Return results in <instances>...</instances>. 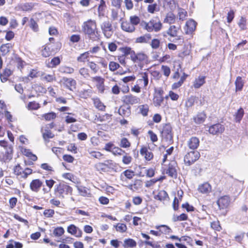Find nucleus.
<instances>
[{"label": "nucleus", "instance_id": "69168bd1", "mask_svg": "<svg viewBox=\"0 0 248 248\" xmlns=\"http://www.w3.org/2000/svg\"><path fill=\"white\" fill-rule=\"evenodd\" d=\"M151 40V41L150 45L153 49H157L160 47L161 43L159 39L153 38Z\"/></svg>", "mask_w": 248, "mask_h": 248}, {"label": "nucleus", "instance_id": "393cba45", "mask_svg": "<svg viewBox=\"0 0 248 248\" xmlns=\"http://www.w3.org/2000/svg\"><path fill=\"white\" fill-rule=\"evenodd\" d=\"M144 2L149 3L147 7V11L151 14H154L159 10V7L155 0H144Z\"/></svg>", "mask_w": 248, "mask_h": 248}, {"label": "nucleus", "instance_id": "1a4fd4ad", "mask_svg": "<svg viewBox=\"0 0 248 248\" xmlns=\"http://www.w3.org/2000/svg\"><path fill=\"white\" fill-rule=\"evenodd\" d=\"M200 154L198 151H192L187 152L184 156V161L186 166H191L200 157Z\"/></svg>", "mask_w": 248, "mask_h": 248}, {"label": "nucleus", "instance_id": "f8f14e48", "mask_svg": "<svg viewBox=\"0 0 248 248\" xmlns=\"http://www.w3.org/2000/svg\"><path fill=\"white\" fill-rule=\"evenodd\" d=\"M100 27L104 36L107 39L111 38L113 33L111 23L108 20L104 21Z\"/></svg>", "mask_w": 248, "mask_h": 248}, {"label": "nucleus", "instance_id": "0e129e2a", "mask_svg": "<svg viewBox=\"0 0 248 248\" xmlns=\"http://www.w3.org/2000/svg\"><path fill=\"white\" fill-rule=\"evenodd\" d=\"M123 155H124L122 157L123 163L126 165L130 164L133 160L132 156L126 152H125Z\"/></svg>", "mask_w": 248, "mask_h": 248}, {"label": "nucleus", "instance_id": "680f3d73", "mask_svg": "<svg viewBox=\"0 0 248 248\" xmlns=\"http://www.w3.org/2000/svg\"><path fill=\"white\" fill-rule=\"evenodd\" d=\"M39 75V71H38L37 69H31L27 77H25L24 80L27 81L29 79V78H31L33 79L37 78Z\"/></svg>", "mask_w": 248, "mask_h": 248}, {"label": "nucleus", "instance_id": "5701e85b", "mask_svg": "<svg viewBox=\"0 0 248 248\" xmlns=\"http://www.w3.org/2000/svg\"><path fill=\"white\" fill-rule=\"evenodd\" d=\"M225 130L224 126L219 123H217L211 125L208 129V132L212 135H218L222 133Z\"/></svg>", "mask_w": 248, "mask_h": 248}, {"label": "nucleus", "instance_id": "8fccbe9b", "mask_svg": "<svg viewBox=\"0 0 248 248\" xmlns=\"http://www.w3.org/2000/svg\"><path fill=\"white\" fill-rule=\"evenodd\" d=\"M12 47V45L10 43L2 44L0 47V56H4L7 54Z\"/></svg>", "mask_w": 248, "mask_h": 248}, {"label": "nucleus", "instance_id": "a19ab883", "mask_svg": "<svg viewBox=\"0 0 248 248\" xmlns=\"http://www.w3.org/2000/svg\"><path fill=\"white\" fill-rule=\"evenodd\" d=\"M93 93V91L91 89H83L79 92L78 96L81 98L86 99L91 97Z\"/></svg>", "mask_w": 248, "mask_h": 248}, {"label": "nucleus", "instance_id": "052dcab7", "mask_svg": "<svg viewBox=\"0 0 248 248\" xmlns=\"http://www.w3.org/2000/svg\"><path fill=\"white\" fill-rule=\"evenodd\" d=\"M120 146L122 148H129L131 146V143L126 138H122L120 140Z\"/></svg>", "mask_w": 248, "mask_h": 248}, {"label": "nucleus", "instance_id": "13d9d810", "mask_svg": "<svg viewBox=\"0 0 248 248\" xmlns=\"http://www.w3.org/2000/svg\"><path fill=\"white\" fill-rule=\"evenodd\" d=\"M244 82L242 77L238 76L236 78L235 81V91H240L242 90Z\"/></svg>", "mask_w": 248, "mask_h": 248}, {"label": "nucleus", "instance_id": "20e7f679", "mask_svg": "<svg viewBox=\"0 0 248 248\" xmlns=\"http://www.w3.org/2000/svg\"><path fill=\"white\" fill-rule=\"evenodd\" d=\"M144 30L148 32H158L162 28L163 25L158 17L151 18L149 22L142 20L141 23Z\"/></svg>", "mask_w": 248, "mask_h": 248}, {"label": "nucleus", "instance_id": "4d7b16f0", "mask_svg": "<svg viewBox=\"0 0 248 248\" xmlns=\"http://www.w3.org/2000/svg\"><path fill=\"white\" fill-rule=\"evenodd\" d=\"M59 70L61 73L64 74H72L75 71L73 67L66 65L61 66Z\"/></svg>", "mask_w": 248, "mask_h": 248}, {"label": "nucleus", "instance_id": "72a5a7b5", "mask_svg": "<svg viewBox=\"0 0 248 248\" xmlns=\"http://www.w3.org/2000/svg\"><path fill=\"white\" fill-rule=\"evenodd\" d=\"M137 109L139 110V114L141 115L143 117H147L150 111V108L147 104H144L139 105Z\"/></svg>", "mask_w": 248, "mask_h": 248}, {"label": "nucleus", "instance_id": "a211bd4d", "mask_svg": "<svg viewBox=\"0 0 248 248\" xmlns=\"http://www.w3.org/2000/svg\"><path fill=\"white\" fill-rule=\"evenodd\" d=\"M231 199L230 196L228 195L220 197L217 202V203L220 210L227 209L229 207Z\"/></svg>", "mask_w": 248, "mask_h": 248}, {"label": "nucleus", "instance_id": "6ab92c4d", "mask_svg": "<svg viewBox=\"0 0 248 248\" xmlns=\"http://www.w3.org/2000/svg\"><path fill=\"white\" fill-rule=\"evenodd\" d=\"M105 172H117L118 171L119 164L111 159L105 160Z\"/></svg>", "mask_w": 248, "mask_h": 248}, {"label": "nucleus", "instance_id": "dca6fc26", "mask_svg": "<svg viewBox=\"0 0 248 248\" xmlns=\"http://www.w3.org/2000/svg\"><path fill=\"white\" fill-rule=\"evenodd\" d=\"M164 91L159 89L155 91L153 99L154 105L155 107H159L163 103L164 97H163Z\"/></svg>", "mask_w": 248, "mask_h": 248}, {"label": "nucleus", "instance_id": "c85d7f7f", "mask_svg": "<svg viewBox=\"0 0 248 248\" xmlns=\"http://www.w3.org/2000/svg\"><path fill=\"white\" fill-rule=\"evenodd\" d=\"M198 190L201 193L208 195L212 191V186L208 182H204L198 186Z\"/></svg>", "mask_w": 248, "mask_h": 248}, {"label": "nucleus", "instance_id": "09e8293b", "mask_svg": "<svg viewBox=\"0 0 248 248\" xmlns=\"http://www.w3.org/2000/svg\"><path fill=\"white\" fill-rule=\"evenodd\" d=\"M12 71L11 70V69L7 68H5L3 72L0 75L1 81L2 82H6L8 80V78L12 75Z\"/></svg>", "mask_w": 248, "mask_h": 248}, {"label": "nucleus", "instance_id": "58836bf2", "mask_svg": "<svg viewBox=\"0 0 248 248\" xmlns=\"http://www.w3.org/2000/svg\"><path fill=\"white\" fill-rule=\"evenodd\" d=\"M61 59L59 56L54 57L46 64V66L50 68H55L61 63Z\"/></svg>", "mask_w": 248, "mask_h": 248}, {"label": "nucleus", "instance_id": "c9c22d12", "mask_svg": "<svg viewBox=\"0 0 248 248\" xmlns=\"http://www.w3.org/2000/svg\"><path fill=\"white\" fill-rule=\"evenodd\" d=\"M206 114L204 111L198 112L197 114L193 117V120L197 124L203 123L206 119Z\"/></svg>", "mask_w": 248, "mask_h": 248}, {"label": "nucleus", "instance_id": "3c124183", "mask_svg": "<svg viewBox=\"0 0 248 248\" xmlns=\"http://www.w3.org/2000/svg\"><path fill=\"white\" fill-rule=\"evenodd\" d=\"M78 190L79 194L82 196L90 197L92 195L90 190L85 186H78Z\"/></svg>", "mask_w": 248, "mask_h": 248}, {"label": "nucleus", "instance_id": "ea45409f", "mask_svg": "<svg viewBox=\"0 0 248 248\" xmlns=\"http://www.w3.org/2000/svg\"><path fill=\"white\" fill-rule=\"evenodd\" d=\"M155 227L157 230H159V232L160 233V235L163 234H169L172 232V230L171 228L168 226L165 225L156 226Z\"/></svg>", "mask_w": 248, "mask_h": 248}, {"label": "nucleus", "instance_id": "de8ad7c7", "mask_svg": "<svg viewBox=\"0 0 248 248\" xmlns=\"http://www.w3.org/2000/svg\"><path fill=\"white\" fill-rule=\"evenodd\" d=\"M87 151L90 155L89 157L91 158L101 159L104 156V155L99 151H93L91 149H88Z\"/></svg>", "mask_w": 248, "mask_h": 248}, {"label": "nucleus", "instance_id": "a878e982", "mask_svg": "<svg viewBox=\"0 0 248 248\" xmlns=\"http://www.w3.org/2000/svg\"><path fill=\"white\" fill-rule=\"evenodd\" d=\"M136 83L146 88L149 83L148 74L145 72L140 73V78L137 79Z\"/></svg>", "mask_w": 248, "mask_h": 248}, {"label": "nucleus", "instance_id": "39448f33", "mask_svg": "<svg viewBox=\"0 0 248 248\" xmlns=\"http://www.w3.org/2000/svg\"><path fill=\"white\" fill-rule=\"evenodd\" d=\"M162 140L170 145L173 142L172 128L170 123L163 124L160 131Z\"/></svg>", "mask_w": 248, "mask_h": 248}, {"label": "nucleus", "instance_id": "4be33fe9", "mask_svg": "<svg viewBox=\"0 0 248 248\" xmlns=\"http://www.w3.org/2000/svg\"><path fill=\"white\" fill-rule=\"evenodd\" d=\"M135 175V172L134 170L131 169H126L121 173L120 179L122 182H127L132 180Z\"/></svg>", "mask_w": 248, "mask_h": 248}, {"label": "nucleus", "instance_id": "7c9ffc66", "mask_svg": "<svg viewBox=\"0 0 248 248\" xmlns=\"http://www.w3.org/2000/svg\"><path fill=\"white\" fill-rule=\"evenodd\" d=\"M152 35L150 33H145L135 39V42L137 44H148L151 40Z\"/></svg>", "mask_w": 248, "mask_h": 248}, {"label": "nucleus", "instance_id": "338daca9", "mask_svg": "<svg viewBox=\"0 0 248 248\" xmlns=\"http://www.w3.org/2000/svg\"><path fill=\"white\" fill-rule=\"evenodd\" d=\"M211 228L216 232H220L222 230L220 222L219 220H215L211 222Z\"/></svg>", "mask_w": 248, "mask_h": 248}, {"label": "nucleus", "instance_id": "2f4dec72", "mask_svg": "<svg viewBox=\"0 0 248 248\" xmlns=\"http://www.w3.org/2000/svg\"><path fill=\"white\" fill-rule=\"evenodd\" d=\"M67 232L77 237H81L82 232L74 224H71L67 227Z\"/></svg>", "mask_w": 248, "mask_h": 248}, {"label": "nucleus", "instance_id": "f03ea898", "mask_svg": "<svg viewBox=\"0 0 248 248\" xmlns=\"http://www.w3.org/2000/svg\"><path fill=\"white\" fill-rule=\"evenodd\" d=\"M82 30L91 40L94 41L100 39V31L95 20L90 19L84 22L82 25Z\"/></svg>", "mask_w": 248, "mask_h": 248}, {"label": "nucleus", "instance_id": "e433bc0d", "mask_svg": "<svg viewBox=\"0 0 248 248\" xmlns=\"http://www.w3.org/2000/svg\"><path fill=\"white\" fill-rule=\"evenodd\" d=\"M92 101L96 108L100 111H105L106 107L99 98H93Z\"/></svg>", "mask_w": 248, "mask_h": 248}, {"label": "nucleus", "instance_id": "4c0bfd02", "mask_svg": "<svg viewBox=\"0 0 248 248\" xmlns=\"http://www.w3.org/2000/svg\"><path fill=\"white\" fill-rule=\"evenodd\" d=\"M175 15L172 12H169L166 14L163 22L171 25L175 23Z\"/></svg>", "mask_w": 248, "mask_h": 248}, {"label": "nucleus", "instance_id": "864d4df0", "mask_svg": "<svg viewBox=\"0 0 248 248\" xmlns=\"http://www.w3.org/2000/svg\"><path fill=\"white\" fill-rule=\"evenodd\" d=\"M90 58V54L89 52L86 51L83 53L80 54L77 59L78 62L85 63L86 62H90L89 59Z\"/></svg>", "mask_w": 248, "mask_h": 248}, {"label": "nucleus", "instance_id": "79ce46f5", "mask_svg": "<svg viewBox=\"0 0 248 248\" xmlns=\"http://www.w3.org/2000/svg\"><path fill=\"white\" fill-rule=\"evenodd\" d=\"M118 113L120 115L123 117L129 116L131 113L130 106L127 107L121 106L118 109Z\"/></svg>", "mask_w": 248, "mask_h": 248}, {"label": "nucleus", "instance_id": "c03bdc74", "mask_svg": "<svg viewBox=\"0 0 248 248\" xmlns=\"http://www.w3.org/2000/svg\"><path fill=\"white\" fill-rule=\"evenodd\" d=\"M142 236L145 238L146 240L144 241V243L147 246H149L153 248H159L160 246L158 245L156 243L149 241V239H150V236L145 233H141Z\"/></svg>", "mask_w": 248, "mask_h": 248}, {"label": "nucleus", "instance_id": "6e6d98bb", "mask_svg": "<svg viewBox=\"0 0 248 248\" xmlns=\"http://www.w3.org/2000/svg\"><path fill=\"white\" fill-rule=\"evenodd\" d=\"M137 242L132 238L125 239L124 241L123 247L124 248H132L136 247Z\"/></svg>", "mask_w": 248, "mask_h": 248}, {"label": "nucleus", "instance_id": "412c9836", "mask_svg": "<svg viewBox=\"0 0 248 248\" xmlns=\"http://www.w3.org/2000/svg\"><path fill=\"white\" fill-rule=\"evenodd\" d=\"M43 47L41 54L45 58L48 57L56 53V51L53 48V46L50 43L46 44Z\"/></svg>", "mask_w": 248, "mask_h": 248}, {"label": "nucleus", "instance_id": "c756f323", "mask_svg": "<svg viewBox=\"0 0 248 248\" xmlns=\"http://www.w3.org/2000/svg\"><path fill=\"white\" fill-rule=\"evenodd\" d=\"M187 145L191 150L197 149L200 145V140L196 137H192L187 141Z\"/></svg>", "mask_w": 248, "mask_h": 248}, {"label": "nucleus", "instance_id": "f3484780", "mask_svg": "<svg viewBox=\"0 0 248 248\" xmlns=\"http://www.w3.org/2000/svg\"><path fill=\"white\" fill-rule=\"evenodd\" d=\"M91 80L95 84L96 88L98 92L101 93H104L105 90V79L100 76H95L92 78Z\"/></svg>", "mask_w": 248, "mask_h": 248}, {"label": "nucleus", "instance_id": "2eb2a0df", "mask_svg": "<svg viewBox=\"0 0 248 248\" xmlns=\"http://www.w3.org/2000/svg\"><path fill=\"white\" fill-rule=\"evenodd\" d=\"M61 82L64 88L71 91H73L76 88L77 82L72 78L63 77Z\"/></svg>", "mask_w": 248, "mask_h": 248}, {"label": "nucleus", "instance_id": "b1692460", "mask_svg": "<svg viewBox=\"0 0 248 248\" xmlns=\"http://www.w3.org/2000/svg\"><path fill=\"white\" fill-rule=\"evenodd\" d=\"M13 148L12 146H9L5 152L1 155H0V161L7 162L10 161L13 157Z\"/></svg>", "mask_w": 248, "mask_h": 248}, {"label": "nucleus", "instance_id": "774afa93", "mask_svg": "<svg viewBox=\"0 0 248 248\" xmlns=\"http://www.w3.org/2000/svg\"><path fill=\"white\" fill-rule=\"evenodd\" d=\"M79 73L84 78L88 79L91 77L89 70L86 67H82L79 70Z\"/></svg>", "mask_w": 248, "mask_h": 248}, {"label": "nucleus", "instance_id": "e2e57ef3", "mask_svg": "<svg viewBox=\"0 0 248 248\" xmlns=\"http://www.w3.org/2000/svg\"><path fill=\"white\" fill-rule=\"evenodd\" d=\"M64 230L62 227H57L54 228L53 234L55 237H60L64 234Z\"/></svg>", "mask_w": 248, "mask_h": 248}, {"label": "nucleus", "instance_id": "6e6552de", "mask_svg": "<svg viewBox=\"0 0 248 248\" xmlns=\"http://www.w3.org/2000/svg\"><path fill=\"white\" fill-rule=\"evenodd\" d=\"M179 167L177 162L175 160L170 161L163 169V173L167 174L170 177L176 179L178 176Z\"/></svg>", "mask_w": 248, "mask_h": 248}, {"label": "nucleus", "instance_id": "aec40b11", "mask_svg": "<svg viewBox=\"0 0 248 248\" xmlns=\"http://www.w3.org/2000/svg\"><path fill=\"white\" fill-rule=\"evenodd\" d=\"M197 23L192 19L188 20L185 25L184 30L186 34H192L196 29Z\"/></svg>", "mask_w": 248, "mask_h": 248}, {"label": "nucleus", "instance_id": "7ed1b4c3", "mask_svg": "<svg viewBox=\"0 0 248 248\" xmlns=\"http://www.w3.org/2000/svg\"><path fill=\"white\" fill-rule=\"evenodd\" d=\"M140 18L134 15L129 16V20H124L121 23L122 30L128 33H133L136 30V26L140 23Z\"/></svg>", "mask_w": 248, "mask_h": 248}, {"label": "nucleus", "instance_id": "5fc2aeb1", "mask_svg": "<svg viewBox=\"0 0 248 248\" xmlns=\"http://www.w3.org/2000/svg\"><path fill=\"white\" fill-rule=\"evenodd\" d=\"M40 167L42 169H43V170H44L46 171V172L47 173V174L51 175L55 171L54 169L53 168V167L47 163H42Z\"/></svg>", "mask_w": 248, "mask_h": 248}, {"label": "nucleus", "instance_id": "49530a36", "mask_svg": "<svg viewBox=\"0 0 248 248\" xmlns=\"http://www.w3.org/2000/svg\"><path fill=\"white\" fill-rule=\"evenodd\" d=\"M155 198L160 201H167L169 198L167 192L164 190H160Z\"/></svg>", "mask_w": 248, "mask_h": 248}, {"label": "nucleus", "instance_id": "4468645a", "mask_svg": "<svg viewBox=\"0 0 248 248\" xmlns=\"http://www.w3.org/2000/svg\"><path fill=\"white\" fill-rule=\"evenodd\" d=\"M140 153L146 162H150L154 159V155L153 153L149 147L145 145L141 146Z\"/></svg>", "mask_w": 248, "mask_h": 248}, {"label": "nucleus", "instance_id": "423d86ee", "mask_svg": "<svg viewBox=\"0 0 248 248\" xmlns=\"http://www.w3.org/2000/svg\"><path fill=\"white\" fill-rule=\"evenodd\" d=\"M54 191L57 197L63 198L65 195H72L73 188L66 184L60 183L55 186Z\"/></svg>", "mask_w": 248, "mask_h": 248}, {"label": "nucleus", "instance_id": "9d476101", "mask_svg": "<svg viewBox=\"0 0 248 248\" xmlns=\"http://www.w3.org/2000/svg\"><path fill=\"white\" fill-rule=\"evenodd\" d=\"M140 101L141 99L139 97L132 93L124 95L122 98V103L128 106L139 104Z\"/></svg>", "mask_w": 248, "mask_h": 248}, {"label": "nucleus", "instance_id": "0eeeda50", "mask_svg": "<svg viewBox=\"0 0 248 248\" xmlns=\"http://www.w3.org/2000/svg\"><path fill=\"white\" fill-rule=\"evenodd\" d=\"M13 173L17 177L25 180L33 173V170L29 167L23 169L20 164H17L14 167Z\"/></svg>", "mask_w": 248, "mask_h": 248}, {"label": "nucleus", "instance_id": "f257e3e1", "mask_svg": "<svg viewBox=\"0 0 248 248\" xmlns=\"http://www.w3.org/2000/svg\"><path fill=\"white\" fill-rule=\"evenodd\" d=\"M130 60L136 69L142 70L145 65L149 63V56L144 51H140L136 52L131 47H130Z\"/></svg>", "mask_w": 248, "mask_h": 248}, {"label": "nucleus", "instance_id": "bb28decb", "mask_svg": "<svg viewBox=\"0 0 248 248\" xmlns=\"http://www.w3.org/2000/svg\"><path fill=\"white\" fill-rule=\"evenodd\" d=\"M43 182L39 179H33L30 184V188L31 190L34 192H38L42 186Z\"/></svg>", "mask_w": 248, "mask_h": 248}, {"label": "nucleus", "instance_id": "cd10ccee", "mask_svg": "<svg viewBox=\"0 0 248 248\" xmlns=\"http://www.w3.org/2000/svg\"><path fill=\"white\" fill-rule=\"evenodd\" d=\"M143 182L140 179H136L133 183L128 185L127 187L133 192L138 191L142 187Z\"/></svg>", "mask_w": 248, "mask_h": 248}, {"label": "nucleus", "instance_id": "473e14b6", "mask_svg": "<svg viewBox=\"0 0 248 248\" xmlns=\"http://www.w3.org/2000/svg\"><path fill=\"white\" fill-rule=\"evenodd\" d=\"M206 77L204 76H199L196 78L193 82V87L195 89H199L205 83Z\"/></svg>", "mask_w": 248, "mask_h": 248}, {"label": "nucleus", "instance_id": "ddd939ff", "mask_svg": "<svg viewBox=\"0 0 248 248\" xmlns=\"http://www.w3.org/2000/svg\"><path fill=\"white\" fill-rule=\"evenodd\" d=\"M119 50L122 53V55L117 56V59L120 64L125 66L126 64V57L130 55V46H124L120 47Z\"/></svg>", "mask_w": 248, "mask_h": 248}, {"label": "nucleus", "instance_id": "f704fd0d", "mask_svg": "<svg viewBox=\"0 0 248 248\" xmlns=\"http://www.w3.org/2000/svg\"><path fill=\"white\" fill-rule=\"evenodd\" d=\"M191 53L190 47L187 45H184L182 50L178 54V57L181 60H184L185 58L190 55Z\"/></svg>", "mask_w": 248, "mask_h": 248}, {"label": "nucleus", "instance_id": "603ef678", "mask_svg": "<svg viewBox=\"0 0 248 248\" xmlns=\"http://www.w3.org/2000/svg\"><path fill=\"white\" fill-rule=\"evenodd\" d=\"M42 79L46 82H53L57 80V78L54 73L51 74H42Z\"/></svg>", "mask_w": 248, "mask_h": 248}, {"label": "nucleus", "instance_id": "37998d69", "mask_svg": "<svg viewBox=\"0 0 248 248\" xmlns=\"http://www.w3.org/2000/svg\"><path fill=\"white\" fill-rule=\"evenodd\" d=\"M106 7L107 5L105 1L101 0V3H99L97 7V13L99 17L104 16Z\"/></svg>", "mask_w": 248, "mask_h": 248}, {"label": "nucleus", "instance_id": "bf43d9fd", "mask_svg": "<svg viewBox=\"0 0 248 248\" xmlns=\"http://www.w3.org/2000/svg\"><path fill=\"white\" fill-rule=\"evenodd\" d=\"M105 162H99L94 165L95 170L100 173L105 172Z\"/></svg>", "mask_w": 248, "mask_h": 248}, {"label": "nucleus", "instance_id": "9b49d317", "mask_svg": "<svg viewBox=\"0 0 248 248\" xmlns=\"http://www.w3.org/2000/svg\"><path fill=\"white\" fill-rule=\"evenodd\" d=\"M181 32V27L180 26H176L171 25L169 26L168 30L166 31L165 34H163V36L166 37L167 35L171 37L176 38L177 40L180 39V34Z\"/></svg>", "mask_w": 248, "mask_h": 248}, {"label": "nucleus", "instance_id": "a18cd8bd", "mask_svg": "<svg viewBox=\"0 0 248 248\" xmlns=\"http://www.w3.org/2000/svg\"><path fill=\"white\" fill-rule=\"evenodd\" d=\"M188 76V75L187 74H186V73H183L180 80L178 82H174L172 85V89H176L179 88L180 86H181L185 82V81L186 80Z\"/></svg>", "mask_w": 248, "mask_h": 248}]
</instances>
